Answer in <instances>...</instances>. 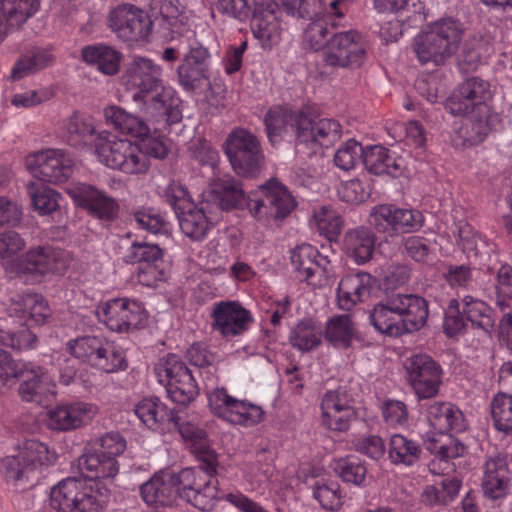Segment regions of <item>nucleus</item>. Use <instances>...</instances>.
Segmentation results:
<instances>
[{
	"label": "nucleus",
	"mask_w": 512,
	"mask_h": 512,
	"mask_svg": "<svg viewBox=\"0 0 512 512\" xmlns=\"http://www.w3.org/2000/svg\"><path fill=\"white\" fill-rule=\"evenodd\" d=\"M135 414L150 429H156L164 421L170 422L174 411H168L158 397H147L140 400L134 408Z\"/></svg>",
	"instance_id": "obj_46"
},
{
	"label": "nucleus",
	"mask_w": 512,
	"mask_h": 512,
	"mask_svg": "<svg viewBox=\"0 0 512 512\" xmlns=\"http://www.w3.org/2000/svg\"><path fill=\"white\" fill-rule=\"evenodd\" d=\"M211 55L206 47L191 45L177 68L180 85L187 91L200 87L210 79Z\"/></svg>",
	"instance_id": "obj_24"
},
{
	"label": "nucleus",
	"mask_w": 512,
	"mask_h": 512,
	"mask_svg": "<svg viewBox=\"0 0 512 512\" xmlns=\"http://www.w3.org/2000/svg\"><path fill=\"white\" fill-rule=\"evenodd\" d=\"M208 404L213 414L235 425H256L262 420L264 414L260 406L236 399L224 388L209 392Z\"/></svg>",
	"instance_id": "obj_14"
},
{
	"label": "nucleus",
	"mask_w": 512,
	"mask_h": 512,
	"mask_svg": "<svg viewBox=\"0 0 512 512\" xmlns=\"http://www.w3.org/2000/svg\"><path fill=\"white\" fill-rule=\"evenodd\" d=\"M490 52V44L482 37L469 38L463 45L458 57V67L462 73H471L478 69Z\"/></svg>",
	"instance_id": "obj_43"
},
{
	"label": "nucleus",
	"mask_w": 512,
	"mask_h": 512,
	"mask_svg": "<svg viewBox=\"0 0 512 512\" xmlns=\"http://www.w3.org/2000/svg\"><path fill=\"white\" fill-rule=\"evenodd\" d=\"M133 218L140 228L152 233L158 234L168 231V221L165 215L149 208L138 210L133 213Z\"/></svg>",
	"instance_id": "obj_60"
},
{
	"label": "nucleus",
	"mask_w": 512,
	"mask_h": 512,
	"mask_svg": "<svg viewBox=\"0 0 512 512\" xmlns=\"http://www.w3.org/2000/svg\"><path fill=\"white\" fill-rule=\"evenodd\" d=\"M107 340L96 335H84L71 339L66 344V349L74 357L92 366L98 354L105 352Z\"/></svg>",
	"instance_id": "obj_45"
},
{
	"label": "nucleus",
	"mask_w": 512,
	"mask_h": 512,
	"mask_svg": "<svg viewBox=\"0 0 512 512\" xmlns=\"http://www.w3.org/2000/svg\"><path fill=\"white\" fill-rule=\"evenodd\" d=\"M428 315V303L423 297L397 293L373 307L370 321L380 333L396 337L420 330Z\"/></svg>",
	"instance_id": "obj_3"
},
{
	"label": "nucleus",
	"mask_w": 512,
	"mask_h": 512,
	"mask_svg": "<svg viewBox=\"0 0 512 512\" xmlns=\"http://www.w3.org/2000/svg\"><path fill=\"white\" fill-rule=\"evenodd\" d=\"M490 409L494 428L512 437V395L507 392L497 393L490 403Z\"/></svg>",
	"instance_id": "obj_48"
},
{
	"label": "nucleus",
	"mask_w": 512,
	"mask_h": 512,
	"mask_svg": "<svg viewBox=\"0 0 512 512\" xmlns=\"http://www.w3.org/2000/svg\"><path fill=\"white\" fill-rule=\"evenodd\" d=\"M312 221L321 234L336 236L342 228V220L330 206H321L313 211Z\"/></svg>",
	"instance_id": "obj_54"
},
{
	"label": "nucleus",
	"mask_w": 512,
	"mask_h": 512,
	"mask_svg": "<svg viewBox=\"0 0 512 512\" xmlns=\"http://www.w3.org/2000/svg\"><path fill=\"white\" fill-rule=\"evenodd\" d=\"M462 314L467 322L476 329L490 332L494 327L492 309L482 300L466 295L462 299Z\"/></svg>",
	"instance_id": "obj_42"
},
{
	"label": "nucleus",
	"mask_w": 512,
	"mask_h": 512,
	"mask_svg": "<svg viewBox=\"0 0 512 512\" xmlns=\"http://www.w3.org/2000/svg\"><path fill=\"white\" fill-rule=\"evenodd\" d=\"M64 130L66 140L72 146L86 144L96 131L92 119L80 113H74L67 119Z\"/></svg>",
	"instance_id": "obj_51"
},
{
	"label": "nucleus",
	"mask_w": 512,
	"mask_h": 512,
	"mask_svg": "<svg viewBox=\"0 0 512 512\" xmlns=\"http://www.w3.org/2000/svg\"><path fill=\"white\" fill-rule=\"evenodd\" d=\"M334 471L344 482L354 485H361L367 474L365 465L355 456L338 459Z\"/></svg>",
	"instance_id": "obj_53"
},
{
	"label": "nucleus",
	"mask_w": 512,
	"mask_h": 512,
	"mask_svg": "<svg viewBox=\"0 0 512 512\" xmlns=\"http://www.w3.org/2000/svg\"><path fill=\"white\" fill-rule=\"evenodd\" d=\"M163 250L158 244L146 241H134L127 249L124 256L126 263H144L145 265L152 263H162Z\"/></svg>",
	"instance_id": "obj_52"
},
{
	"label": "nucleus",
	"mask_w": 512,
	"mask_h": 512,
	"mask_svg": "<svg viewBox=\"0 0 512 512\" xmlns=\"http://www.w3.org/2000/svg\"><path fill=\"white\" fill-rule=\"evenodd\" d=\"M374 6L380 12L407 11L411 15L407 18L421 17L424 5L420 0H374Z\"/></svg>",
	"instance_id": "obj_62"
},
{
	"label": "nucleus",
	"mask_w": 512,
	"mask_h": 512,
	"mask_svg": "<svg viewBox=\"0 0 512 512\" xmlns=\"http://www.w3.org/2000/svg\"><path fill=\"white\" fill-rule=\"evenodd\" d=\"M97 316L111 331L119 333L137 329L146 320L142 305L127 298H115L103 303L97 308Z\"/></svg>",
	"instance_id": "obj_20"
},
{
	"label": "nucleus",
	"mask_w": 512,
	"mask_h": 512,
	"mask_svg": "<svg viewBox=\"0 0 512 512\" xmlns=\"http://www.w3.org/2000/svg\"><path fill=\"white\" fill-rule=\"evenodd\" d=\"M313 498L323 509L337 511L343 505V495L338 482L319 478L311 485Z\"/></svg>",
	"instance_id": "obj_47"
},
{
	"label": "nucleus",
	"mask_w": 512,
	"mask_h": 512,
	"mask_svg": "<svg viewBox=\"0 0 512 512\" xmlns=\"http://www.w3.org/2000/svg\"><path fill=\"white\" fill-rule=\"evenodd\" d=\"M364 148L359 142L350 139L345 142L335 153V165L344 171H349L359 163H363Z\"/></svg>",
	"instance_id": "obj_56"
},
{
	"label": "nucleus",
	"mask_w": 512,
	"mask_h": 512,
	"mask_svg": "<svg viewBox=\"0 0 512 512\" xmlns=\"http://www.w3.org/2000/svg\"><path fill=\"white\" fill-rule=\"evenodd\" d=\"M104 348L105 352L98 354L92 364L93 367H96L106 373H114L126 368L127 363L122 350L109 341H107Z\"/></svg>",
	"instance_id": "obj_55"
},
{
	"label": "nucleus",
	"mask_w": 512,
	"mask_h": 512,
	"mask_svg": "<svg viewBox=\"0 0 512 512\" xmlns=\"http://www.w3.org/2000/svg\"><path fill=\"white\" fill-rule=\"evenodd\" d=\"M25 166L29 172L44 182H66L73 172V161L62 149H45L28 155Z\"/></svg>",
	"instance_id": "obj_19"
},
{
	"label": "nucleus",
	"mask_w": 512,
	"mask_h": 512,
	"mask_svg": "<svg viewBox=\"0 0 512 512\" xmlns=\"http://www.w3.org/2000/svg\"><path fill=\"white\" fill-rule=\"evenodd\" d=\"M376 235L367 227L348 230L343 239V250L355 263L361 265L373 257Z\"/></svg>",
	"instance_id": "obj_33"
},
{
	"label": "nucleus",
	"mask_w": 512,
	"mask_h": 512,
	"mask_svg": "<svg viewBox=\"0 0 512 512\" xmlns=\"http://www.w3.org/2000/svg\"><path fill=\"white\" fill-rule=\"evenodd\" d=\"M457 299H451L445 312L443 330L448 337L462 334L466 328L465 317Z\"/></svg>",
	"instance_id": "obj_64"
},
{
	"label": "nucleus",
	"mask_w": 512,
	"mask_h": 512,
	"mask_svg": "<svg viewBox=\"0 0 512 512\" xmlns=\"http://www.w3.org/2000/svg\"><path fill=\"white\" fill-rule=\"evenodd\" d=\"M106 121L123 134H128L137 138L147 137L150 128L145 120L128 113L118 106H109L104 109Z\"/></svg>",
	"instance_id": "obj_37"
},
{
	"label": "nucleus",
	"mask_w": 512,
	"mask_h": 512,
	"mask_svg": "<svg viewBox=\"0 0 512 512\" xmlns=\"http://www.w3.org/2000/svg\"><path fill=\"white\" fill-rule=\"evenodd\" d=\"M77 465L85 479L60 481L51 489V507L58 512H101L109 501V490L95 480L114 478L119 472L117 459L93 448L78 458Z\"/></svg>",
	"instance_id": "obj_1"
},
{
	"label": "nucleus",
	"mask_w": 512,
	"mask_h": 512,
	"mask_svg": "<svg viewBox=\"0 0 512 512\" xmlns=\"http://www.w3.org/2000/svg\"><path fill=\"white\" fill-rule=\"evenodd\" d=\"M481 489L484 497L492 501L507 497L510 489V473L504 458H490L485 462Z\"/></svg>",
	"instance_id": "obj_28"
},
{
	"label": "nucleus",
	"mask_w": 512,
	"mask_h": 512,
	"mask_svg": "<svg viewBox=\"0 0 512 512\" xmlns=\"http://www.w3.org/2000/svg\"><path fill=\"white\" fill-rule=\"evenodd\" d=\"M40 7L39 0H2L1 10L8 25L19 27L32 17Z\"/></svg>",
	"instance_id": "obj_49"
},
{
	"label": "nucleus",
	"mask_w": 512,
	"mask_h": 512,
	"mask_svg": "<svg viewBox=\"0 0 512 512\" xmlns=\"http://www.w3.org/2000/svg\"><path fill=\"white\" fill-rule=\"evenodd\" d=\"M322 330L311 319L301 320L291 330L289 341L291 345L302 352L317 348L321 344Z\"/></svg>",
	"instance_id": "obj_44"
},
{
	"label": "nucleus",
	"mask_w": 512,
	"mask_h": 512,
	"mask_svg": "<svg viewBox=\"0 0 512 512\" xmlns=\"http://www.w3.org/2000/svg\"><path fill=\"white\" fill-rule=\"evenodd\" d=\"M66 191L75 205L86 211L92 218L102 223H111L117 219L119 203L105 191L85 183L75 184Z\"/></svg>",
	"instance_id": "obj_18"
},
{
	"label": "nucleus",
	"mask_w": 512,
	"mask_h": 512,
	"mask_svg": "<svg viewBox=\"0 0 512 512\" xmlns=\"http://www.w3.org/2000/svg\"><path fill=\"white\" fill-rule=\"evenodd\" d=\"M24 381L19 386L21 398L27 402L41 403L50 395L55 394V370L53 366L38 365L33 362L20 363Z\"/></svg>",
	"instance_id": "obj_22"
},
{
	"label": "nucleus",
	"mask_w": 512,
	"mask_h": 512,
	"mask_svg": "<svg viewBox=\"0 0 512 512\" xmlns=\"http://www.w3.org/2000/svg\"><path fill=\"white\" fill-rule=\"evenodd\" d=\"M357 385L348 383L328 390L321 399V421L331 431L346 432L356 418L354 407Z\"/></svg>",
	"instance_id": "obj_10"
},
{
	"label": "nucleus",
	"mask_w": 512,
	"mask_h": 512,
	"mask_svg": "<svg viewBox=\"0 0 512 512\" xmlns=\"http://www.w3.org/2000/svg\"><path fill=\"white\" fill-rule=\"evenodd\" d=\"M394 204H379L374 206L369 213V223L380 233H388L393 235L394 218H395Z\"/></svg>",
	"instance_id": "obj_58"
},
{
	"label": "nucleus",
	"mask_w": 512,
	"mask_h": 512,
	"mask_svg": "<svg viewBox=\"0 0 512 512\" xmlns=\"http://www.w3.org/2000/svg\"><path fill=\"white\" fill-rule=\"evenodd\" d=\"M223 151L232 170L241 177L255 178L264 166V152L260 139L250 130L237 127L227 135Z\"/></svg>",
	"instance_id": "obj_6"
},
{
	"label": "nucleus",
	"mask_w": 512,
	"mask_h": 512,
	"mask_svg": "<svg viewBox=\"0 0 512 512\" xmlns=\"http://www.w3.org/2000/svg\"><path fill=\"white\" fill-rule=\"evenodd\" d=\"M32 205L40 215H50L59 208L61 195L52 188L28 182L26 185Z\"/></svg>",
	"instance_id": "obj_50"
},
{
	"label": "nucleus",
	"mask_w": 512,
	"mask_h": 512,
	"mask_svg": "<svg viewBox=\"0 0 512 512\" xmlns=\"http://www.w3.org/2000/svg\"><path fill=\"white\" fill-rule=\"evenodd\" d=\"M252 31L263 48H271L281 40L282 27L279 18L270 6H257L251 20Z\"/></svg>",
	"instance_id": "obj_32"
},
{
	"label": "nucleus",
	"mask_w": 512,
	"mask_h": 512,
	"mask_svg": "<svg viewBox=\"0 0 512 512\" xmlns=\"http://www.w3.org/2000/svg\"><path fill=\"white\" fill-rule=\"evenodd\" d=\"M180 497L201 511H209L218 499V479L201 470L182 469L178 473Z\"/></svg>",
	"instance_id": "obj_17"
},
{
	"label": "nucleus",
	"mask_w": 512,
	"mask_h": 512,
	"mask_svg": "<svg viewBox=\"0 0 512 512\" xmlns=\"http://www.w3.org/2000/svg\"><path fill=\"white\" fill-rule=\"evenodd\" d=\"M288 15L316 20L321 16H344V3L340 0H280Z\"/></svg>",
	"instance_id": "obj_29"
},
{
	"label": "nucleus",
	"mask_w": 512,
	"mask_h": 512,
	"mask_svg": "<svg viewBox=\"0 0 512 512\" xmlns=\"http://www.w3.org/2000/svg\"><path fill=\"white\" fill-rule=\"evenodd\" d=\"M324 337L333 347L347 349L358 339V332L349 315H336L326 323Z\"/></svg>",
	"instance_id": "obj_38"
},
{
	"label": "nucleus",
	"mask_w": 512,
	"mask_h": 512,
	"mask_svg": "<svg viewBox=\"0 0 512 512\" xmlns=\"http://www.w3.org/2000/svg\"><path fill=\"white\" fill-rule=\"evenodd\" d=\"M67 267L64 253L51 246L30 249L19 265V272L42 276L48 273H63Z\"/></svg>",
	"instance_id": "obj_26"
},
{
	"label": "nucleus",
	"mask_w": 512,
	"mask_h": 512,
	"mask_svg": "<svg viewBox=\"0 0 512 512\" xmlns=\"http://www.w3.org/2000/svg\"><path fill=\"white\" fill-rule=\"evenodd\" d=\"M154 371L173 402L186 405L198 395L196 380L179 356L169 354L155 365Z\"/></svg>",
	"instance_id": "obj_9"
},
{
	"label": "nucleus",
	"mask_w": 512,
	"mask_h": 512,
	"mask_svg": "<svg viewBox=\"0 0 512 512\" xmlns=\"http://www.w3.org/2000/svg\"><path fill=\"white\" fill-rule=\"evenodd\" d=\"M161 74V67L151 59L136 56L123 75V82L127 89L136 90L132 100L146 120L175 124L182 119L179 99L163 85Z\"/></svg>",
	"instance_id": "obj_2"
},
{
	"label": "nucleus",
	"mask_w": 512,
	"mask_h": 512,
	"mask_svg": "<svg viewBox=\"0 0 512 512\" xmlns=\"http://www.w3.org/2000/svg\"><path fill=\"white\" fill-rule=\"evenodd\" d=\"M53 61L54 57L49 49L33 47L16 61L11 70V78L14 81L20 80L49 67Z\"/></svg>",
	"instance_id": "obj_39"
},
{
	"label": "nucleus",
	"mask_w": 512,
	"mask_h": 512,
	"mask_svg": "<svg viewBox=\"0 0 512 512\" xmlns=\"http://www.w3.org/2000/svg\"><path fill=\"white\" fill-rule=\"evenodd\" d=\"M95 154L100 163L124 174H143L149 168V158L141 148L127 139L99 137Z\"/></svg>",
	"instance_id": "obj_8"
},
{
	"label": "nucleus",
	"mask_w": 512,
	"mask_h": 512,
	"mask_svg": "<svg viewBox=\"0 0 512 512\" xmlns=\"http://www.w3.org/2000/svg\"><path fill=\"white\" fill-rule=\"evenodd\" d=\"M211 327L224 338L246 332L253 322L251 313L237 301H219L211 311Z\"/></svg>",
	"instance_id": "obj_23"
},
{
	"label": "nucleus",
	"mask_w": 512,
	"mask_h": 512,
	"mask_svg": "<svg viewBox=\"0 0 512 512\" xmlns=\"http://www.w3.org/2000/svg\"><path fill=\"white\" fill-rule=\"evenodd\" d=\"M307 107L294 110L289 105H274L264 115L265 132L268 141L275 146L280 144L292 129L298 141L299 124L305 117Z\"/></svg>",
	"instance_id": "obj_25"
},
{
	"label": "nucleus",
	"mask_w": 512,
	"mask_h": 512,
	"mask_svg": "<svg viewBox=\"0 0 512 512\" xmlns=\"http://www.w3.org/2000/svg\"><path fill=\"white\" fill-rule=\"evenodd\" d=\"M299 125L296 148L309 157L320 153L323 148L333 146L342 135L338 121L318 117L308 107Z\"/></svg>",
	"instance_id": "obj_11"
},
{
	"label": "nucleus",
	"mask_w": 512,
	"mask_h": 512,
	"mask_svg": "<svg viewBox=\"0 0 512 512\" xmlns=\"http://www.w3.org/2000/svg\"><path fill=\"white\" fill-rule=\"evenodd\" d=\"M296 201L288 189L276 180L262 186V195L249 202L250 215L259 221L282 220L295 208Z\"/></svg>",
	"instance_id": "obj_12"
},
{
	"label": "nucleus",
	"mask_w": 512,
	"mask_h": 512,
	"mask_svg": "<svg viewBox=\"0 0 512 512\" xmlns=\"http://www.w3.org/2000/svg\"><path fill=\"white\" fill-rule=\"evenodd\" d=\"M253 197L246 196L239 181L235 179L219 180L211 191V201L221 210L234 208L249 210V202Z\"/></svg>",
	"instance_id": "obj_36"
},
{
	"label": "nucleus",
	"mask_w": 512,
	"mask_h": 512,
	"mask_svg": "<svg viewBox=\"0 0 512 512\" xmlns=\"http://www.w3.org/2000/svg\"><path fill=\"white\" fill-rule=\"evenodd\" d=\"M181 231L192 240H203L210 229V221L203 207L188 203L183 211L176 215Z\"/></svg>",
	"instance_id": "obj_41"
},
{
	"label": "nucleus",
	"mask_w": 512,
	"mask_h": 512,
	"mask_svg": "<svg viewBox=\"0 0 512 512\" xmlns=\"http://www.w3.org/2000/svg\"><path fill=\"white\" fill-rule=\"evenodd\" d=\"M142 499L149 505H170L178 495V474H155L140 487Z\"/></svg>",
	"instance_id": "obj_31"
},
{
	"label": "nucleus",
	"mask_w": 512,
	"mask_h": 512,
	"mask_svg": "<svg viewBox=\"0 0 512 512\" xmlns=\"http://www.w3.org/2000/svg\"><path fill=\"white\" fill-rule=\"evenodd\" d=\"M108 25L119 39L128 43L146 41L153 26L148 15L132 5H122L111 11Z\"/></svg>",
	"instance_id": "obj_21"
},
{
	"label": "nucleus",
	"mask_w": 512,
	"mask_h": 512,
	"mask_svg": "<svg viewBox=\"0 0 512 512\" xmlns=\"http://www.w3.org/2000/svg\"><path fill=\"white\" fill-rule=\"evenodd\" d=\"M407 379L419 399L438 395L442 385L443 369L428 354H414L406 359Z\"/></svg>",
	"instance_id": "obj_15"
},
{
	"label": "nucleus",
	"mask_w": 512,
	"mask_h": 512,
	"mask_svg": "<svg viewBox=\"0 0 512 512\" xmlns=\"http://www.w3.org/2000/svg\"><path fill=\"white\" fill-rule=\"evenodd\" d=\"M422 448L420 444L402 434H394L388 443V458L394 465L411 467L421 457Z\"/></svg>",
	"instance_id": "obj_40"
},
{
	"label": "nucleus",
	"mask_w": 512,
	"mask_h": 512,
	"mask_svg": "<svg viewBox=\"0 0 512 512\" xmlns=\"http://www.w3.org/2000/svg\"><path fill=\"white\" fill-rule=\"evenodd\" d=\"M93 448L116 459L127 446L125 438L119 432H108L93 440Z\"/></svg>",
	"instance_id": "obj_63"
},
{
	"label": "nucleus",
	"mask_w": 512,
	"mask_h": 512,
	"mask_svg": "<svg viewBox=\"0 0 512 512\" xmlns=\"http://www.w3.org/2000/svg\"><path fill=\"white\" fill-rule=\"evenodd\" d=\"M465 93L458 86L445 101V109L454 116H462L464 119L476 114V106L472 99L464 97Z\"/></svg>",
	"instance_id": "obj_61"
},
{
	"label": "nucleus",
	"mask_w": 512,
	"mask_h": 512,
	"mask_svg": "<svg viewBox=\"0 0 512 512\" xmlns=\"http://www.w3.org/2000/svg\"><path fill=\"white\" fill-rule=\"evenodd\" d=\"M328 23L323 18L311 21L303 32V42L312 50L318 51L326 49L330 33L327 27Z\"/></svg>",
	"instance_id": "obj_59"
},
{
	"label": "nucleus",
	"mask_w": 512,
	"mask_h": 512,
	"mask_svg": "<svg viewBox=\"0 0 512 512\" xmlns=\"http://www.w3.org/2000/svg\"><path fill=\"white\" fill-rule=\"evenodd\" d=\"M426 419L437 432L459 433L465 431L467 422L462 411L450 402L435 401L426 407Z\"/></svg>",
	"instance_id": "obj_30"
},
{
	"label": "nucleus",
	"mask_w": 512,
	"mask_h": 512,
	"mask_svg": "<svg viewBox=\"0 0 512 512\" xmlns=\"http://www.w3.org/2000/svg\"><path fill=\"white\" fill-rule=\"evenodd\" d=\"M464 32V25L459 20L441 18L414 37L413 51L423 65H444L457 52Z\"/></svg>",
	"instance_id": "obj_4"
},
{
	"label": "nucleus",
	"mask_w": 512,
	"mask_h": 512,
	"mask_svg": "<svg viewBox=\"0 0 512 512\" xmlns=\"http://www.w3.org/2000/svg\"><path fill=\"white\" fill-rule=\"evenodd\" d=\"M372 277L361 272L347 275L341 279L337 289L339 306L343 310H350L358 302L363 301L370 294Z\"/></svg>",
	"instance_id": "obj_35"
},
{
	"label": "nucleus",
	"mask_w": 512,
	"mask_h": 512,
	"mask_svg": "<svg viewBox=\"0 0 512 512\" xmlns=\"http://www.w3.org/2000/svg\"><path fill=\"white\" fill-rule=\"evenodd\" d=\"M366 48L358 31L350 29L331 32L323 52L324 62L331 67H359L365 59Z\"/></svg>",
	"instance_id": "obj_13"
},
{
	"label": "nucleus",
	"mask_w": 512,
	"mask_h": 512,
	"mask_svg": "<svg viewBox=\"0 0 512 512\" xmlns=\"http://www.w3.org/2000/svg\"><path fill=\"white\" fill-rule=\"evenodd\" d=\"M81 56L83 61L95 67L104 75H116L121 66L123 55L116 48L103 44H92L82 48Z\"/></svg>",
	"instance_id": "obj_34"
},
{
	"label": "nucleus",
	"mask_w": 512,
	"mask_h": 512,
	"mask_svg": "<svg viewBox=\"0 0 512 512\" xmlns=\"http://www.w3.org/2000/svg\"><path fill=\"white\" fill-rule=\"evenodd\" d=\"M56 459L55 452L46 444L30 439L23 443L17 455L0 461V473L8 483L17 485L29 481L41 467L53 465Z\"/></svg>",
	"instance_id": "obj_7"
},
{
	"label": "nucleus",
	"mask_w": 512,
	"mask_h": 512,
	"mask_svg": "<svg viewBox=\"0 0 512 512\" xmlns=\"http://www.w3.org/2000/svg\"><path fill=\"white\" fill-rule=\"evenodd\" d=\"M291 264L297 277L313 287L329 285L333 277L330 260L310 244H302L291 251Z\"/></svg>",
	"instance_id": "obj_16"
},
{
	"label": "nucleus",
	"mask_w": 512,
	"mask_h": 512,
	"mask_svg": "<svg viewBox=\"0 0 512 512\" xmlns=\"http://www.w3.org/2000/svg\"><path fill=\"white\" fill-rule=\"evenodd\" d=\"M424 225L423 214L416 209L395 208L393 234L419 231Z\"/></svg>",
	"instance_id": "obj_57"
},
{
	"label": "nucleus",
	"mask_w": 512,
	"mask_h": 512,
	"mask_svg": "<svg viewBox=\"0 0 512 512\" xmlns=\"http://www.w3.org/2000/svg\"><path fill=\"white\" fill-rule=\"evenodd\" d=\"M464 97L472 99L476 106V114L464 119L457 134L463 145H475L482 142L491 132L498 121V116L492 114L487 101L491 98L490 84L479 78L471 77L459 85Z\"/></svg>",
	"instance_id": "obj_5"
},
{
	"label": "nucleus",
	"mask_w": 512,
	"mask_h": 512,
	"mask_svg": "<svg viewBox=\"0 0 512 512\" xmlns=\"http://www.w3.org/2000/svg\"><path fill=\"white\" fill-rule=\"evenodd\" d=\"M96 414V407L85 402L60 405L49 411L48 426L53 430L77 429Z\"/></svg>",
	"instance_id": "obj_27"
}]
</instances>
